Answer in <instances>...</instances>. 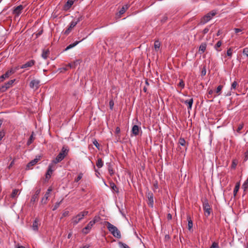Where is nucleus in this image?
Instances as JSON below:
<instances>
[{"label": "nucleus", "mask_w": 248, "mask_h": 248, "mask_svg": "<svg viewBox=\"0 0 248 248\" xmlns=\"http://www.w3.org/2000/svg\"><path fill=\"white\" fill-rule=\"evenodd\" d=\"M69 149L63 147L56 157L52 161V163L55 165L62 161L67 155Z\"/></svg>", "instance_id": "obj_1"}, {"label": "nucleus", "mask_w": 248, "mask_h": 248, "mask_svg": "<svg viewBox=\"0 0 248 248\" xmlns=\"http://www.w3.org/2000/svg\"><path fill=\"white\" fill-rule=\"evenodd\" d=\"M105 223L108 231L115 237L117 238L121 237V232L116 227L108 221H106Z\"/></svg>", "instance_id": "obj_2"}, {"label": "nucleus", "mask_w": 248, "mask_h": 248, "mask_svg": "<svg viewBox=\"0 0 248 248\" xmlns=\"http://www.w3.org/2000/svg\"><path fill=\"white\" fill-rule=\"evenodd\" d=\"M89 212L88 211H83L79 212L76 216H74L71 219V223L75 226L78 224L85 216L88 215Z\"/></svg>", "instance_id": "obj_3"}, {"label": "nucleus", "mask_w": 248, "mask_h": 248, "mask_svg": "<svg viewBox=\"0 0 248 248\" xmlns=\"http://www.w3.org/2000/svg\"><path fill=\"white\" fill-rule=\"evenodd\" d=\"M83 19V16L80 15L78 18L73 20L70 23L68 28L64 31L63 32V34L67 35H68L72 30L76 26V25Z\"/></svg>", "instance_id": "obj_4"}, {"label": "nucleus", "mask_w": 248, "mask_h": 248, "mask_svg": "<svg viewBox=\"0 0 248 248\" xmlns=\"http://www.w3.org/2000/svg\"><path fill=\"white\" fill-rule=\"evenodd\" d=\"M216 14L217 12L215 11H212L208 13L201 19L200 23L202 25L205 24L209 21H210L212 18V17L216 15Z\"/></svg>", "instance_id": "obj_5"}, {"label": "nucleus", "mask_w": 248, "mask_h": 248, "mask_svg": "<svg viewBox=\"0 0 248 248\" xmlns=\"http://www.w3.org/2000/svg\"><path fill=\"white\" fill-rule=\"evenodd\" d=\"M55 164L51 162L48 167L47 172L46 174V179H49L52 172L55 170Z\"/></svg>", "instance_id": "obj_6"}, {"label": "nucleus", "mask_w": 248, "mask_h": 248, "mask_svg": "<svg viewBox=\"0 0 248 248\" xmlns=\"http://www.w3.org/2000/svg\"><path fill=\"white\" fill-rule=\"evenodd\" d=\"M15 73V70L12 68L8 70L4 74L0 76V83L3 81L5 79L8 78L11 75Z\"/></svg>", "instance_id": "obj_7"}, {"label": "nucleus", "mask_w": 248, "mask_h": 248, "mask_svg": "<svg viewBox=\"0 0 248 248\" xmlns=\"http://www.w3.org/2000/svg\"><path fill=\"white\" fill-rule=\"evenodd\" d=\"M15 81V79H12L8 81L6 83H5L3 85L1 86L0 89L1 92H4L6 91L8 89L10 88Z\"/></svg>", "instance_id": "obj_8"}, {"label": "nucleus", "mask_w": 248, "mask_h": 248, "mask_svg": "<svg viewBox=\"0 0 248 248\" xmlns=\"http://www.w3.org/2000/svg\"><path fill=\"white\" fill-rule=\"evenodd\" d=\"M40 83V80L38 79H33L30 82V87L31 88L37 90L39 87Z\"/></svg>", "instance_id": "obj_9"}, {"label": "nucleus", "mask_w": 248, "mask_h": 248, "mask_svg": "<svg viewBox=\"0 0 248 248\" xmlns=\"http://www.w3.org/2000/svg\"><path fill=\"white\" fill-rule=\"evenodd\" d=\"M51 191H52V189L50 187L48 188L44 197L42 199L41 203L42 204H46L47 203V200L48 199L49 194Z\"/></svg>", "instance_id": "obj_10"}, {"label": "nucleus", "mask_w": 248, "mask_h": 248, "mask_svg": "<svg viewBox=\"0 0 248 248\" xmlns=\"http://www.w3.org/2000/svg\"><path fill=\"white\" fill-rule=\"evenodd\" d=\"M94 225L93 222L90 221L87 225L82 229V232L85 234H88Z\"/></svg>", "instance_id": "obj_11"}, {"label": "nucleus", "mask_w": 248, "mask_h": 248, "mask_svg": "<svg viewBox=\"0 0 248 248\" xmlns=\"http://www.w3.org/2000/svg\"><path fill=\"white\" fill-rule=\"evenodd\" d=\"M203 206L205 216H209L211 213V208L208 202H204L203 203Z\"/></svg>", "instance_id": "obj_12"}, {"label": "nucleus", "mask_w": 248, "mask_h": 248, "mask_svg": "<svg viewBox=\"0 0 248 248\" xmlns=\"http://www.w3.org/2000/svg\"><path fill=\"white\" fill-rule=\"evenodd\" d=\"M35 61L33 60H31L27 62H26L25 64L22 65L20 66V68H28L32 67L35 64Z\"/></svg>", "instance_id": "obj_13"}, {"label": "nucleus", "mask_w": 248, "mask_h": 248, "mask_svg": "<svg viewBox=\"0 0 248 248\" xmlns=\"http://www.w3.org/2000/svg\"><path fill=\"white\" fill-rule=\"evenodd\" d=\"M24 7L22 5H20L15 7L13 10V14L18 16L21 13Z\"/></svg>", "instance_id": "obj_14"}, {"label": "nucleus", "mask_w": 248, "mask_h": 248, "mask_svg": "<svg viewBox=\"0 0 248 248\" xmlns=\"http://www.w3.org/2000/svg\"><path fill=\"white\" fill-rule=\"evenodd\" d=\"M148 204L151 207H153L154 204V195L152 193H148L147 195Z\"/></svg>", "instance_id": "obj_15"}, {"label": "nucleus", "mask_w": 248, "mask_h": 248, "mask_svg": "<svg viewBox=\"0 0 248 248\" xmlns=\"http://www.w3.org/2000/svg\"><path fill=\"white\" fill-rule=\"evenodd\" d=\"M41 190L40 189L36 190L34 194L32 195L31 200V203H32L33 204L35 202L38 198L39 195L40 193Z\"/></svg>", "instance_id": "obj_16"}, {"label": "nucleus", "mask_w": 248, "mask_h": 248, "mask_svg": "<svg viewBox=\"0 0 248 248\" xmlns=\"http://www.w3.org/2000/svg\"><path fill=\"white\" fill-rule=\"evenodd\" d=\"M75 0H68L64 5V10L66 11L69 10L74 4Z\"/></svg>", "instance_id": "obj_17"}, {"label": "nucleus", "mask_w": 248, "mask_h": 248, "mask_svg": "<svg viewBox=\"0 0 248 248\" xmlns=\"http://www.w3.org/2000/svg\"><path fill=\"white\" fill-rule=\"evenodd\" d=\"M140 127L137 125H134L132 128V133L134 136H137L139 134Z\"/></svg>", "instance_id": "obj_18"}, {"label": "nucleus", "mask_w": 248, "mask_h": 248, "mask_svg": "<svg viewBox=\"0 0 248 248\" xmlns=\"http://www.w3.org/2000/svg\"><path fill=\"white\" fill-rule=\"evenodd\" d=\"M20 192L18 189H14L13 190V191L11 194V197L12 199H15L17 197V196L20 194Z\"/></svg>", "instance_id": "obj_19"}, {"label": "nucleus", "mask_w": 248, "mask_h": 248, "mask_svg": "<svg viewBox=\"0 0 248 248\" xmlns=\"http://www.w3.org/2000/svg\"><path fill=\"white\" fill-rule=\"evenodd\" d=\"M49 53H50V51H49V50L48 49H44L42 51V57L44 59H46L49 55Z\"/></svg>", "instance_id": "obj_20"}, {"label": "nucleus", "mask_w": 248, "mask_h": 248, "mask_svg": "<svg viewBox=\"0 0 248 248\" xmlns=\"http://www.w3.org/2000/svg\"><path fill=\"white\" fill-rule=\"evenodd\" d=\"M184 103L188 105V109H191L193 103V98H190L188 100H186L184 101Z\"/></svg>", "instance_id": "obj_21"}, {"label": "nucleus", "mask_w": 248, "mask_h": 248, "mask_svg": "<svg viewBox=\"0 0 248 248\" xmlns=\"http://www.w3.org/2000/svg\"><path fill=\"white\" fill-rule=\"evenodd\" d=\"M39 221L38 219H35L33 222L32 226V229L35 231H37L38 230Z\"/></svg>", "instance_id": "obj_22"}, {"label": "nucleus", "mask_w": 248, "mask_h": 248, "mask_svg": "<svg viewBox=\"0 0 248 248\" xmlns=\"http://www.w3.org/2000/svg\"><path fill=\"white\" fill-rule=\"evenodd\" d=\"M187 220L188 221V229L190 231L193 227V222L189 216H187Z\"/></svg>", "instance_id": "obj_23"}, {"label": "nucleus", "mask_w": 248, "mask_h": 248, "mask_svg": "<svg viewBox=\"0 0 248 248\" xmlns=\"http://www.w3.org/2000/svg\"><path fill=\"white\" fill-rule=\"evenodd\" d=\"M81 41H76L74 43H73V44H70L69 45H68L65 49V51H67L73 47H74V46H76L78 44V43L79 42H80Z\"/></svg>", "instance_id": "obj_24"}, {"label": "nucleus", "mask_w": 248, "mask_h": 248, "mask_svg": "<svg viewBox=\"0 0 248 248\" xmlns=\"http://www.w3.org/2000/svg\"><path fill=\"white\" fill-rule=\"evenodd\" d=\"M39 159L35 158L33 160L30 161L27 165V167L30 168L31 167L34 166L36 163L38 162Z\"/></svg>", "instance_id": "obj_25"}, {"label": "nucleus", "mask_w": 248, "mask_h": 248, "mask_svg": "<svg viewBox=\"0 0 248 248\" xmlns=\"http://www.w3.org/2000/svg\"><path fill=\"white\" fill-rule=\"evenodd\" d=\"M104 162L102 159L100 158H98L97 160L96 165L98 168H101L103 166Z\"/></svg>", "instance_id": "obj_26"}, {"label": "nucleus", "mask_w": 248, "mask_h": 248, "mask_svg": "<svg viewBox=\"0 0 248 248\" xmlns=\"http://www.w3.org/2000/svg\"><path fill=\"white\" fill-rule=\"evenodd\" d=\"M129 7V6L128 4H125L124 6H123L121 9L120 10V11H119L120 14L122 15L124 13L126 10L128 9Z\"/></svg>", "instance_id": "obj_27"}, {"label": "nucleus", "mask_w": 248, "mask_h": 248, "mask_svg": "<svg viewBox=\"0 0 248 248\" xmlns=\"http://www.w3.org/2000/svg\"><path fill=\"white\" fill-rule=\"evenodd\" d=\"M206 48V44L205 43H202L199 47V51L203 53Z\"/></svg>", "instance_id": "obj_28"}, {"label": "nucleus", "mask_w": 248, "mask_h": 248, "mask_svg": "<svg viewBox=\"0 0 248 248\" xmlns=\"http://www.w3.org/2000/svg\"><path fill=\"white\" fill-rule=\"evenodd\" d=\"M222 45V42L221 41H218L217 44L214 46V48L217 51H221V49H219V48L220 47V46Z\"/></svg>", "instance_id": "obj_29"}, {"label": "nucleus", "mask_w": 248, "mask_h": 248, "mask_svg": "<svg viewBox=\"0 0 248 248\" xmlns=\"http://www.w3.org/2000/svg\"><path fill=\"white\" fill-rule=\"evenodd\" d=\"M110 186L111 189L117 193L119 192V189L114 183H110Z\"/></svg>", "instance_id": "obj_30"}, {"label": "nucleus", "mask_w": 248, "mask_h": 248, "mask_svg": "<svg viewBox=\"0 0 248 248\" xmlns=\"http://www.w3.org/2000/svg\"><path fill=\"white\" fill-rule=\"evenodd\" d=\"M160 46V43L159 41H155L154 44L155 49L156 51H158Z\"/></svg>", "instance_id": "obj_31"}, {"label": "nucleus", "mask_w": 248, "mask_h": 248, "mask_svg": "<svg viewBox=\"0 0 248 248\" xmlns=\"http://www.w3.org/2000/svg\"><path fill=\"white\" fill-rule=\"evenodd\" d=\"M222 88H223L222 85H220L218 86V87H217L216 91V93L217 94L215 95V96L220 95L221 94V92Z\"/></svg>", "instance_id": "obj_32"}, {"label": "nucleus", "mask_w": 248, "mask_h": 248, "mask_svg": "<svg viewBox=\"0 0 248 248\" xmlns=\"http://www.w3.org/2000/svg\"><path fill=\"white\" fill-rule=\"evenodd\" d=\"M239 187H240V184L237 183L235 186V187H234V188L233 189V191L234 196H235L236 195L237 193L239 190Z\"/></svg>", "instance_id": "obj_33"}, {"label": "nucleus", "mask_w": 248, "mask_h": 248, "mask_svg": "<svg viewBox=\"0 0 248 248\" xmlns=\"http://www.w3.org/2000/svg\"><path fill=\"white\" fill-rule=\"evenodd\" d=\"M108 171L111 176L113 175L114 173L112 166L110 163L108 164Z\"/></svg>", "instance_id": "obj_34"}, {"label": "nucleus", "mask_w": 248, "mask_h": 248, "mask_svg": "<svg viewBox=\"0 0 248 248\" xmlns=\"http://www.w3.org/2000/svg\"><path fill=\"white\" fill-rule=\"evenodd\" d=\"M100 219H101V218H100V216L97 215V216H95L94 217L93 220H91V221L92 222H93V224H94L95 223L99 221Z\"/></svg>", "instance_id": "obj_35"}, {"label": "nucleus", "mask_w": 248, "mask_h": 248, "mask_svg": "<svg viewBox=\"0 0 248 248\" xmlns=\"http://www.w3.org/2000/svg\"><path fill=\"white\" fill-rule=\"evenodd\" d=\"M118 245L120 248H130V247L127 245L122 242H119L118 243Z\"/></svg>", "instance_id": "obj_36"}, {"label": "nucleus", "mask_w": 248, "mask_h": 248, "mask_svg": "<svg viewBox=\"0 0 248 248\" xmlns=\"http://www.w3.org/2000/svg\"><path fill=\"white\" fill-rule=\"evenodd\" d=\"M63 200V199H62L60 202H57L55 203V204L54 205V206L53 207V209H52L53 211L56 210L59 207L60 204L62 202Z\"/></svg>", "instance_id": "obj_37"}, {"label": "nucleus", "mask_w": 248, "mask_h": 248, "mask_svg": "<svg viewBox=\"0 0 248 248\" xmlns=\"http://www.w3.org/2000/svg\"><path fill=\"white\" fill-rule=\"evenodd\" d=\"M33 140H34L33 132H32L31 135L29 139L27 141V145H30L32 143Z\"/></svg>", "instance_id": "obj_38"}, {"label": "nucleus", "mask_w": 248, "mask_h": 248, "mask_svg": "<svg viewBox=\"0 0 248 248\" xmlns=\"http://www.w3.org/2000/svg\"><path fill=\"white\" fill-rule=\"evenodd\" d=\"M237 86V82L236 81H233L231 85V90H235Z\"/></svg>", "instance_id": "obj_39"}, {"label": "nucleus", "mask_w": 248, "mask_h": 248, "mask_svg": "<svg viewBox=\"0 0 248 248\" xmlns=\"http://www.w3.org/2000/svg\"><path fill=\"white\" fill-rule=\"evenodd\" d=\"M179 143L183 146H185L186 145V141L184 138H180L179 140Z\"/></svg>", "instance_id": "obj_40"}, {"label": "nucleus", "mask_w": 248, "mask_h": 248, "mask_svg": "<svg viewBox=\"0 0 248 248\" xmlns=\"http://www.w3.org/2000/svg\"><path fill=\"white\" fill-rule=\"evenodd\" d=\"M232 49L231 47L228 49V50L227 51V55L230 57H231L232 56Z\"/></svg>", "instance_id": "obj_41"}, {"label": "nucleus", "mask_w": 248, "mask_h": 248, "mask_svg": "<svg viewBox=\"0 0 248 248\" xmlns=\"http://www.w3.org/2000/svg\"><path fill=\"white\" fill-rule=\"evenodd\" d=\"M83 176V173H80L78 176L75 179V182H78L82 178Z\"/></svg>", "instance_id": "obj_42"}, {"label": "nucleus", "mask_w": 248, "mask_h": 248, "mask_svg": "<svg viewBox=\"0 0 248 248\" xmlns=\"http://www.w3.org/2000/svg\"><path fill=\"white\" fill-rule=\"evenodd\" d=\"M81 62V61L80 59L77 60L75 61H74L73 62V64H74V65H75V68L76 67V66L77 65H79Z\"/></svg>", "instance_id": "obj_43"}, {"label": "nucleus", "mask_w": 248, "mask_h": 248, "mask_svg": "<svg viewBox=\"0 0 248 248\" xmlns=\"http://www.w3.org/2000/svg\"><path fill=\"white\" fill-rule=\"evenodd\" d=\"M210 248H219L218 244L216 242H213Z\"/></svg>", "instance_id": "obj_44"}, {"label": "nucleus", "mask_w": 248, "mask_h": 248, "mask_svg": "<svg viewBox=\"0 0 248 248\" xmlns=\"http://www.w3.org/2000/svg\"><path fill=\"white\" fill-rule=\"evenodd\" d=\"M244 125L243 124H240L238 125V127L237 128V129L236 130V131L237 133H240V131L243 128Z\"/></svg>", "instance_id": "obj_45"}, {"label": "nucleus", "mask_w": 248, "mask_h": 248, "mask_svg": "<svg viewBox=\"0 0 248 248\" xmlns=\"http://www.w3.org/2000/svg\"><path fill=\"white\" fill-rule=\"evenodd\" d=\"M178 86H180L182 88H184L185 87V83L182 79L180 80L179 83L178 84Z\"/></svg>", "instance_id": "obj_46"}, {"label": "nucleus", "mask_w": 248, "mask_h": 248, "mask_svg": "<svg viewBox=\"0 0 248 248\" xmlns=\"http://www.w3.org/2000/svg\"><path fill=\"white\" fill-rule=\"evenodd\" d=\"M243 54L248 57V47H246L243 50Z\"/></svg>", "instance_id": "obj_47"}, {"label": "nucleus", "mask_w": 248, "mask_h": 248, "mask_svg": "<svg viewBox=\"0 0 248 248\" xmlns=\"http://www.w3.org/2000/svg\"><path fill=\"white\" fill-rule=\"evenodd\" d=\"M93 145L98 149H99V144L98 143V141L94 140L93 142Z\"/></svg>", "instance_id": "obj_48"}, {"label": "nucleus", "mask_w": 248, "mask_h": 248, "mask_svg": "<svg viewBox=\"0 0 248 248\" xmlns=\"http://www.w3.org/2000/svg\"><path fill=\"white\" fill-rule=\"evenodd\" d=\"M114 102L112 100L109 101V105L110 109H112L114 106Z\"/></svg>", "instance_id": "obj_49"}, {"label": "nucleus", "mask_w": 248, "mask_h": 248, "mask_svg": "<svg viewBox=\"0 0 248 248\" xmlns=\"http://www.w3.org/2000/svg\"><path fill=\"white\" fill-rule=\"evenodd\" d=\"M5 136V132L3 131H0V141L2 140V139Z\"/></svg>", "instance_id": "obj_50"}, {"label": "nucleus", "mask_w": 248, "mask_h": 248, "mask_svg": "<svg viewBox=\"0 0 248 248\" xmlns=\"http://www.w3.org/2000/svg\"><path fill=\"white\" fill-rule=\"evenodd\" d=\"M209 31V28L206 27L202 31V32L204 34H206Z\"/></svg>", "instance_id": "obj_51"}, {"label": "nucleus", "mask_w": 248, "mask_h": 248, "mask_svg": "<svg viewBox=\"0 0 248 248\" xmlns=\"http://www.w3.org/2000/svg\"><path fill=\"white\" fill-rule=\"evenodd\" d=\"M248 179L247 180V181L246 182H245V183L243 184V187L244 188H246L248 186Z\"/></svg>", "instance_id": "obj_52"}, {"label": "nucleus", "mask_w": 248, "mask_h": 248, "mask_svg": "<svg viewBox=\"0 0 248 248\" xmlns=\"http://www.w3.org/2000/svg\"><path fill=\"white\" fill-rule=\"evenodd\" d=\"M69 215V212L68 211H64L63 213H62V216L63 217H67Z\"/></svg>", "instance_id": "obj_53"}, {"label": "nucleus", "mask_w": 248, "mask_h": 248, "mask_svg": "<svg viewBox=\"0 0 248 248\" xmlns=\"http://www.w3.org/2000/svg\"><path fill=\"white\" fill-rule=\"evenodd\" d=\"M120 132V128L119 127H117L115 130V133L118 134Z\"/></svg>", "instance_id": "obj_54"}, {"label": "nucleus", "mask_w": 248, "mask_h": 248, "mask_svg": "<svg viewBox=\"0 0 248 248\" xmlns=\"http://www.w3.org/2000/svg\"><path fill=\"white\" fill-rule=\"evenodd\" d=\"M67 66L70 67L71 68H75V65L73 64V63H69Z\"/></svg>", "instance_id": "obj_55"}, {"label": "nucleus", "mask_w": 248, "mask_h": 248, "mask_svg": "<svg viewBox=\"0 0 248 248\" xmlns=\"http://www.w3.org/2000/svg\"><path fill=\"white\" fill-rule=\"evenodd\" d=\"M20 66H16L14 69H13V70H15V72H16V71L18 70L19 69H21Z\"/></svg>", "instance_id": "obj_56"}, {"label": "nucleus", "mask_w": 248, "mask_h": 248, "mask_svg": "<svg viewBox=\"0 0 248 248\" xmlns=\"http://www.w3.org/2000/svg\"><path fill=\"white\" fill-rule=\"evenodd\" d=\"M235 33L239 32L241 31V30L240 29L235 28L234 29Z\"/></svg>", "instance_id": "obj_57"}, {"label": "nucleus", "mask_w": 248, "mask_h": 248, "mask_svg": "<svg viewBox=\"0 0 248 248\" xmlns=\"http://www.w3.org/2000/svg\"><path fill=\"white\" fill-rule=\"evenodd\" d=\"M205 74H206V70L205 69L202 70V75L204 76V75H205Z\"/></svg>", "instance_id": "obj_58"}, {"label": "nucleus", "mask_w": 248, "mask_h": 248, "mask_svg": "<svg viewBox=\"0 0 248 248\" xmlns=\"http://www.w3.org/2000/svg\"><path fill=\"white\" fill-rule=\"evenodd\" d=\"M213 93V91L212 90H210L208 91V95H212Z\"/></svg>", "instance_id": "obj_59"}, {"label": "nucleus", "mask_w": 248, "mask_h": 248, "mask_svg": "<svg viewBox=\"0 0 248 248\" xmlns=\"http://www.w3.org/2000/svg\"><path fill=\"white\" fill-rule=\"evenodd\" d=\"M72 235V233L71 232H70L68 234V236H67V238L68 239L70 238L71 237Z\"/></svg>", "instance_id": "obj_60"}, {"label": "nucleus", "mask_w": 248, "mask_h": 248, "mask_svg": "<svg viewBox=\"0 0 248 248\" xmlns=\"http://www.w3.org/2000/svg\"><path fill=\"white\" fill-rule=\"evenodd\" d=\"M236 164H235V163H234V161H233V162H232V167L233 168H235V167H236Z\"/></svg>", "instance_id": "obj_61"}, {"label": "nucleus", "mask_w": 248, "mask_h": 248, "mask_svg": "<svg viewBox=\"0 0 248 248\" xmlns=\"http://www.w3.org/2000/svg\"><path fill=\"white\" fill-rule=\"evenodd\" d=\"M89 248V246H88V245H85L83 247H81L80 248Z\"/></svg>", "instance_id": "obj_62"}, {"label": "nucleus", "mask_w": 248, "mask_h": 248, "mask_svg": "<svg viewBox=\"0 0 248 248\" xmlns=\"http://www.w3.org/2000/svg\"><path fill=\"white\" fill-rule=\"evenodd\" d=\"M16 248H25L22 246H19L17 247Z\"/></svg>", "instance_id": "obj_63"}, {"label": "nucleus", "mask_w": 248, "mask_h": 248, "mask_svg": "<svg viewBox=\"0 0 248 248\" xmlns=\"http://www.w3.org/2000/svg\"><path fill=\"white\" fill-rule=\"evenodd\" d=\"M168 217L169 218H170V219H171V215H170V214H168Z\"/></svg>", "instance_id": "obj_64"}]
</instances>
